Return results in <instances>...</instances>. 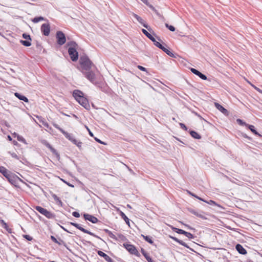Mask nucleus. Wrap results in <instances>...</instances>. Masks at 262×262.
I'll return each mask as SVG.
<instances>
[{
    "label": "nucleus",
    "mask_w": 262,
    "mask_h": 262,
    "mask_svg": "<svg viewBox=\"0 0 262 262\" xmlns=\"http://www.w3.org/2000/svg\"><path fill=\"white\" fill-rule=\"evenodd\" d=\"M142 236H143V238L145 239V241L148 242V243L152 244L154 243V242L151 238V237H149V236H145L144 235H142Z\"/></svg>",
    "instance_id": "32"
},
{
    "label": "nucleus",
    "mask_w": 262,
    "mask_h": 262,
    "mask_svg": "<svg viewBox=\"0 0 262 262\" xmlns=\"http://www.w3.org/2000/svg\"><path fill=\"white\" fill-rule=\"evenodd\" d=\"M78 102L86 110H89L90 108V105L88 99L83 96L82 98H79V100L78 101Z\"/></svg>",
    "instance_id": "12"
},
{
    "label": "nucleus",
    "mask_w": 262,
    "mask_h": 262,
    "mask_svg": "<svg viewBox=\"0 0 262 262\" xmlns=\"http://www.w3.org/2000/svg\"><path fill=\"white\" fill-rule=\"evenodd\" d=\"M237 122L240 125H245L246 126H247L248 124H247L245 122H244V121H243V120H242L241 119H237Z\"/></svg>",
    "instance_id": "50"
},
{
    "label": "nucleus",
    "mask_w": 262,
    "mask_h": 262,
    "mask_svg": "<svg viewBox=\"0 0 262 262\" xmlns=\"http://www.w3.org/2000/svg\"><path fill=\"white\" fill-rule=\"evenodd\" d=\"M161 50L169 56L176 58V56L175 55V54H173L172 52H171L169 50L166 48L164 46L163 47Z\"/></svg>",
    "instance_id": "23"
},
{
    "label": "nucleus",
    "mask_w": 262,
    "mask_h": 262,
    "mask_svg": "<svg viewBox=\"0 0 262 262\" xmlns=\"http://www.w3.org/2000/svg\"><path fill=\"white\" fill-rule=\"evenodd\" d=\"M20 42L23 45H24L25 47H29L31 45V43L30 40H20Z\"/></svg>",
    "instance_id": "29"
},
{
    "label": "nucleus",
    "mask_w": 262,
    "mask_h": 262,
    "mask_svg": "<svg viewBox=\"0 0 262 262\" xmlns=\"http://www.w3.org/2000/svg\"><path fill=\"white\" fill-rule=\"evenodd\" d=\"M23 37L24 38V39H26L27 40H31V37H30V35H29V34H27L26 33H24L23 34Z\"/></svg>",
    "instance_id": "49"
},
{
    "label": "nucleus",
    "mask_w": 262,
    "mask_h": 262,
    "mask_svg": "<svg viewBox=\"0 0 262 262\" xmlns=\"http://www.w3.org/2000/svg\"><path fill=\"white\" fill-rule=\"evenodd\" d=\"M188 211L190 213H192L193 214H194L195 215H196V214L198 213V212L196 211H195V210L191 209V208L188 209Z\"/></svg>",
    "instance_id": "54"
},
{
    "label": "nucleus",
    "mask_w": 262,
    "mask_h": 262,
    "mask_svg": "<svg viewBox=\"0 0 262 262\" xmlns=\"http://www.w3.org/2000/svg\"><path fill=\"white\" fill-rule=\"evenodd\" d=\"M141 252L142 254L145 257V259L147 258V257L148 256H149L148 254L146 252V251L143 248H141Z\"/></svg>",
    "instance_id": "44"
},
{
    "label": "nucleus",
    "mask_w": 262,
    "mask_h": 262,
    "mask_svg": "<svg viewBox=\"0 0 262 262\" xmlns=\"http://www.w3.org/2000/svg\"><path fill=\"white\" fill-rule=\"evenodd\" d=\"M171 229L173 231L176 232L178 234H183L185 232L184 230L177 228L176 227H171Z\"/></svg>",
    "instance_id": "30"
},
{
    "label": "nucleus",
    "mask_w": 262,
    "mask_h": 262,
    "mask_svg": "<svg viewBox=\"0 0 262 262\" xmlns=\"http://www.w3.org/2000/svg\"><path fill=\"white\" fill-rule=\"evenodd\" d=\"M83 217L85 220L89 221L93 224L97 223L99 222L98 219L96 217L88 213H84Z\"/></svg>",
    "instance_id": "13"
},
{
    "label": "nucleus",
    "mask_w": 262,
    "mask_h": 262,
    "mask_svg": "<svg viewBox=\"0 0 262 262\" xmlns=\"http://www.w3.org/2000/svg\"><path fill=\"white\" fill-rule=\"evenodd\" d=\"M1 223H2V225H3V227L4 228H5V229H7L8 225L6 224V223H5V222L4 220H1Z\"/></svg>",
    "instance_id": "58"
},
{
    "label": "nucleus",
    "mask_w": 262,
    "mask_h": 262,
    "mask_svg": "<svg viewBox=\"0 0 262 262\" xmlns=\"http://www.w3.org/2000/svg\"><path fill=\"white\" fill-rule=\"evenodd\" d=\"M58 245H63L66 246V243L65 242L60 238H59L58 239H57V242L56 243Z\"/></svg>",
    "instance_id": "46"
},
{
    "label": "nucleus",
    "mask_w": 262,
    "mask_h": 262,
    "mask_svg": "<svg viewBox=\"0 0 262 262\" xmlns=\"http://www.w3.org/2000/svg\"><path fill=\"white\" fill-rule=\"evenodd\" d=\"M108 234L111 238L115 239V241H118V238L117 237V236L115 235L111 231L108 233Z\"/></svg>",
    "instance_id": "47"
},
{
    "label": "nucleus",
    "mask_w": 262,
    "mask_h": 262,
    "mask_svg": "<svg viewBox=\"0 0 262 262\" xmlns=\"http://www.w3.org/2000/svg\"><path fill=\"white\" fill-rule=\"evenodd\" d=\"M120 215H121V217L125 221L126 223L129 225V220L126 216V215L122 211H121V212H120Z\"/></svg>",
    "instance_id": "28"
},
{
    "label": "nucleus",
    "mask_w": 262,
    "mask_h": 262,
    "mask_svg": "<svg viewBox=\"0 0 262 262\" xmlns=\"http://www.w3.org/2000/svg\"><path fill=\"white\" fill-rule=\"evenodd\" d=\"M72 215L75 217H79L80 214L78 212L74 211L72 213Z\"/></svg>",
    "instance_id": "56"
},
{
    "label": "nucleus",
    "mask_w": 262,
    "mask_h": 262,
    "mask_svg": "<svg viewBox=\"0 0 262 262\" xmlns=\"http://www.w3.org/2000/svg\"><path fill=\"white\" fill-rule=\"evenodd\" d=\"M41 143L43 144L44 145H45L47 147H48V148H49L51 150V151L55 155L59 157V155L58 153V152L57 151V150L54 148L51 145V144L46 140H41Z\"/></svg>",
    "instance_id": "11"
},
{
    "label": "nucleus",
    "mask_w": 262,
    "mask_h": 262,
    "mask_svg": "<svg viewBox=\"0 0 262 262\" xmlns=\"http://www.w3.org/2000/svg\"><path fill=\"white\" fill-rule=\"evenodd\" d=\"M242 136L245 138L249 139V140L252 139L251 137L248 136L246 134H242Z\"/></svg>",
    "instance_id": "63"
},
{
    "label": "nucleus",
    "mask_w": 262,
    "mask_h": 262,
    "mask_svg": "<svg viewBox=\"0 0 262 262\" xmlns=\"http://www.w3.org/2000/svg\"><path fill=\"white\" fill-rule=\"evenodd\" d=\"M17 139L19 141L27 144L26 141L23 137L18 135Z\"/></svg>",
    "instance_id": "40"
},
{
    "label": "nucleus",
    "mask_w": 262,
    "mask_h": 262,
    "mask_svg": "<svg viewBox=\"0 0 262 262\" xmlns=\"http://www.w3.org/2000/svg\"><path fill=\"white\" fill-rule=\"evenodd\" d=\"M73 96L75 99L78 101L79 98L83 96V93L78 90H75L73 92Z\"/></svg>",
    "instance_id": "17"
},
{
    "label": "nucleus",
    "mask_w": 262,
    "mask_h": 262,
    "mask_svg": "<svg viewBox=\"0 0 262 262\" xmlns=\"http://www.w3.org/2000/svg\"><path fill=\"white\" fill-rule=\"evenodd\" d=\"M52 198L54 199L56 203L61 207L63 206V203L61 200L55 194H52Z\"/></svg>",
    "instance_id": "24"
},
{
    "label": "nucleus",
    "mask_w": 262,
    "mask_h": 262,
    "mask_svg": "<svg viewBox=\"0 0 262 262\" xmlns=\"http://www.w3.org/2000/svg\"><path fill=\"white\" fill-rule=\"evenodd\" d=\"M190 71H191V72L192 73L198 76L202 79H203V80H207V77L205 75L202 74L201 72H200L196 69H194V68H191Z\"/></svg>",
    "instance_id": "14"
},
{
    "label": "nucleus",
    "mask_w": 262,
    "mask_h": 262,
    "mask_svg": "<svg viewBox=\"0 0 262 262\" xmlns=\"http://www.w3.org/2000/svg\"><path fill=\"white\" fill-rule=\"evenodd\" d=\"M141 252L142 254L145 257V259L147 258V257L148 256H149L148 254L146 252V251L143 248H141Z\"/></svg>",
    "instance_id": "43"
},
{
    "label": "nucleus",
    "mask_w": 262,
    "mask_h": 262,
    "mask_svg": "<svg viewBox=\"0 0 262 262\" xmlns=\"http://www.w3.org/2000/svg\"><path fill=\"white\" fill-rule=\"evenodd\" d=\"M24 237L29 241H31L33 238L29 235H24Z\"/></svg>",
    "instance_id": "51"
},
{
    "label": "nucleus",
    "mask_w": 262,
    "mask_h": 262,
    "mask_svg": "<svg viewBox=\"0 0 262 262\" xmlns=\"http://www.w3.org/2000/svg\"><path fill=\"white\" fill-rule=\"evenodd\" d=\"M151 40L154 42V44L155 46H156L157 47L159 48L160 49H162V48L164 46L161 43H160L159 42L157 41L156 40L155 37H154V40Z\"/></svg>",
    "instance_id": "31"
},
{
    "label": "nucleus",
    "mask_w": 262,
    "mask_h": 262,
    "mask_svg": "<svg viewBox=\"0 0 262 262\" xmlns=\"http://www.w3.org/2000/svg\"><path fill=\"white\" fill-rule=\"evenodd\" d=\"M137 68L141 71H145V72H147V70L145 68L141 66H138Z\"/></svg>",
    "instance_id": "57"
},
{
    "label": "nucleus",
    "mask_w": 262,
    "mask_h": 262,
    "mask_svg": "<svg viewBox=\"0 0 262 262\" xmlns=\"http://www.w3.org/2000/svg\"><path fill=\"white\" fill-rule=\"evenodd\" d=\"M82 73L84 75L85 77L92 83L95 84H97L95 75L93 72L89 70L86 71H82Z\"/></svg>",
    "instance_id": "5"
},
{
    "label": "nucleus",
    "mask_w": 262,
    "mask_h": 262,
    "mask_svg": "<svg viewBox=\"0 0 262 262\" xmlns=\"http://www.w3.org/2000/svg\"><path fill=\"white\" fill-rule=\"evenodd\" d=\"M43 19H44V18L42 16L36 17L33 18V21L34 23H38L39 21H40L41 20H43Z\"/></svg>",
    "instance_id": "37"
},
{
    "label": "nucleus",
    "mask_w": 262,
    "mask_h": 262,
    "mask_svg": "<svg viewBox=\"0 0 262 262\" xmlns=\"http://www.w3.org/2000/svg\"><path fill=\"white\" fill-rule=\"evenodd\" d=\"M13 158L17 159V160H19V157H18V156L17 155V154L14 152H11V151H9L8 152Z\"/></svg>",
    "instance_id": "48"
},
{
    "label": "nucleus",
    "mask_w": 262,
    "mask_h": 262,
    "mask_svg": "<svg viewBox=\"0 0 262 262\" xmlns=\"http://www.w3.org/2000/svg\"><path fill=\"white\" fill-rule=\"evenodd\" d=\"M143 27H144L145 28H146L148 31H149L150 33L153 32V30L150 27H149L147 24L144 23V21L143 22V24H141Z\"/></svg>",
    "instance_id": "38"
},
{
    "label": "nucleus",
    "mask_w": 262,
    "mask_h": 262,
    "mask_svg": "<svg viewBox=\"0 0 262 262\" xmlns=\"http://www.w3.org/2000/svg\"><path fill=\"white\" fill-rule=\"evenodd\" d=\"M97 254L101 257H102L107 262H114L113 260L106 254L101 251H98Z\"/></svg>",
    "instance_id": "18"
},
{
    "label": "nucleus",
    "mask_w": 262,
    "mask_h": 262,
    "mask_svg": "<svg viewBox=\"0 0 262 262\" xmlns=\"http://www.w3.org/2000/svg\"><path fill=\"white\" fill-rule=\"evenodd\" d=\"M40 30L45 36H49L50 32V26L49 24H43L41 26Z\"/></svg>",
    "instance_id": "9"
},
{
    "label": "nucleus",
    "mask_w": 262,
    "mask_h": 262,
    "mask_svg": "<svg viewBox=\"0 0 262 262\" xmlns=\"http://www.w3.org/2000/svg\"><path fill=\"white\" fill-rule=\"evenodd\" d=\"M0 173H1L6 178L11 173L7 169L3 166H0Z\"/></svg>",
    "instance_id": "20"
},
{
    "label": "nucleus",
    "mask_w": 262,
    "mask_h": 262,
    "mask_svg": "<svg viewBox=\"0 0 262 262\" xmlns=\"http://www.w3.org/2000/svg\"><path fill=\"white\" fill-rule=\"evenodd\" d=\"M35 209L37 211H38L39 213H40L41 214H43V213H44V211L45 210H46V209L40 207V206H36L35 207Z\"/></svg>",
    "instance_id": "34"
},
{
    "label": "nucleus",
    "mask_w": 262,
    "mask_h": 262,
    "mask_svg": "<svg viewBox=\"0 0 262 262\" xmlns=\"http://www.w3.org/2000/svg\"><path fill=\"white\" fill-rule=\"evenodd\" d=\"M181 223L183 225H184L185 226H186L188 229H190V230H194V228H193L192 227H191L189 225L185 224H184L183 222H181Z\"/></svg>",
    "instance_id": "61"
},
{
    "label": "nucleus",
    "mask_w": 262,
    "mask_h": 262,
    "mask_svg": "<svg viewBox=\"0 0 262 262\" xmlns=\"http://www.w3.org/2000/svg\"><path fill=\"white\" fill-rule=\"evenodd\" d=\"M189 239H192L194 238V236L190 232H188L185 231L184 234Z\"/></svg>",
    "instance_id": "39"
},
{
    "label": "nucleus",
    "mask_w": 262,
    "mask_h": 262,
    "mask_svg": "<svg viewBox=\"0 0 262 262\" xmlns=\"http://www.w3.org/2000/svg\"><path fill=\"white\" fill-rule=\"evenodd\" d=\"M204 202H205L208 204H210L211 205H214L220 207H221V206L220 205L217 204L215 202H214V201L211 200H210L208 201L205 200Z\"/></svg>",
    "instance_id": "36"
},
{
    "label": "nucleus",
    "mask_w": 262,
    "mask_h": 262,
    "mask_svg": "<svg viewBox=\"0 0 262 262\" xmlns=\"http://www.w3.org/2000/svg\"><path fill=\"white\" fill-rule=\"evenodd\" d=\"M235 249L239 254L245 255L247 253L246 250L239 244L235 246Z\"/></svg>",
    "instance_id": "19"
},
{
    "label": "nucleus",
    "mask_w": 262,
    "mask_h": 262,
    "mask_svg": "<svg viewBox=\"0 0 262 262\" xmlns=\"http://www.w3.org/2000/svg\"><path fill=\"white\" fill-rule=\"evenodd\" d=\"M6 179L11 184L14 185H16L18 181H22L17 176L11 172L8 175Z\"/></svg>",
    "instance_id": "7"
},
{
    "label": "nucleus",
    "mask_w": 262,
    "mask_h": 262,
    "mask_svg": "<svg viewBox=\"0 0 262 262\" xmlns=\"http://www.w3.org/2000/svg\"><path fill=\"white\" fill-rule=\"evenodd\" d=\"M190 135L194 139H200L201 138V136L195 131L190 130L189 132Z\"/></svg>",
    "instance_id": "27"
},
{
    "label": "nucleus",
    "mask_w": 262,
    "mask_h": 262,
    "mask_svg": "<svg viewBox=\"0 0 262 262\" xmlns=\"http://www.w3.org/2000/svg\"><path fill=\"white\" fill-rule=\"evenodd\" d=\"M68 46H70L69 48H76L78 46L77 43L75 41H71L67 43Z\"/></svg>",
    "instance_id": "33"
},
{
    "label": "nucleus",
    "mask_w": 262,
    "mask_h": 262,
    "mask_svg": "<svg viewBox=\"0 0 262 262\" xmlns=\"http://www.w3.org/2000/svg\"><path fill=\"white\" fill-rule=\"evenodd\" d=\"M204 212L203 211H201V212H198L196 216L202 219L205 220L207 218L202 214Z\"/></svg>",
    "instance_id": "41"
},
{
    "label": "nucleus",
    "mask_w": 262,
    "mask_h": 262,
    "mask_svg": "<svg viewBox=\"0 0 262 262\" xmlns=\"http://www.w3.org/2000/svg\"><path fill=\"white\" fill-rule=\"evenodd\" d=\"M146 5L147 6H148L152 11H155L156 13H157L158 14L157 11L156 10L155 8L152 5H150L149 3H148V5Z\"/></svg>",
    "instance_id": "53"
},
{
    "label": "nucleus",
    "mask_w": 262,
    "mask_h": 262,
    "mask_svg": "<svg viewBox=\"0 0 262 262\" xmlns=\"http://www.w3.org/2000/svg\"><path fill=\"white\" fill-rule=\"evenodd\" d=\"M42 215H45L46 217H47L49 219H54L55 216V214L48 211L46 209L45 210L44 213Z\"/></svg>",
    "instance_id": "22"
},
{
    "label": "nucleus",
    "mask_w": 262,
    "mask_h": 262,
    "mask_svg": "<svg viewBox=\"0 0 262 262\" xmlns=\"http://www.w3.org/2000/svg\"><path fill=\"white\" fill-rule=\"evenodd\" d=\"M123 247L126 249V250L129 252L131 254H134L136 256L140 257V254L136 249V247L131 244L124 243L123 244Z\"/></svg>",
    "instance_id": "4"
},
{
    "label": "nucleus",
    "mask_w": 262,
    "mask_h": 262,
    "mask_svg": "<svg viewBox=\"0 0 262 262\" xmlns=\"http://www.w3.org/2000/svg\"><path fill=\"white\" fill-rule=\"evenodd\" d=\"M146 259L147 260L148 262H155L152 259V258L150 256H148L147 258H146Z\"/></svg>",
    "instance_id": "64"
},
{
    "label": "nucleus",
    "mask_w": 262,
    "mask_h": 262,
    "mask_svg": "<svg viewBox=\"0 0 262 262\" xmlns=\"http://www.w3.org/2000/svg\"><path fill=\"white\" fill-rule=\"evenodd\" d=\"M41 143L43 144L44 145H45L47 147H48V148H49L51 150V151L55 155L59 157V155L58 153V152L57 151V150L54 148L51 145V144L46 140H41Z\"/></svg>",
    "instance_id": "10"
},
{
    "label": "nucleus",
    "mask_w": 262,
    "mask_h": 262,
    "mask_svg": "<svg viewBox=\"0 0 262 262\" xmlns=\"http://www.w3.org/2000/svg\"><path fill=\"white\" fill-rule=\"evenodd\" d=\"M165 26L167 28H168L170 31L173 32L175 31V28L171 25H169L168 24H165Z\"/></svg>",
    "instance_id": "42"
},
{
    "label": "nucleus",
    "mask_w": 262,
    "mask_h": 262,
    "mask_svg": "<svg viewBox=\"0 0 262 262\" xmlns=\"http://www.w3.org/2000/svg\"><path fill=\"white\" fill-rule=\"evenodd\" d=\"M70 224L74 227H75L77 229H79V230H80L81 231L85 233H86V234H88L89 235H91L96 238H97L98 239H100V240H101L102 241H103L104 243H105V241L102 239L100 237H99V236L96 235L95 234H94V233L84 229V228H83L81 226V225L80 224H78L77 223H73V222H70Z\"/></svg>",
    "instance_id": "3"
},
{
    "label": "nucleus",
    "mask_w": 262,
    "mask_h": 262,
    "mask_svg": "<svg viewBox=\"0 0 262 262\" xmlns=\"http://www.w3.org/2000/svg\"><path fill=\"white\" fill-rule=\"evenodd\" d=\"M79 62L82 67V72L90 70L92 66H94L93 62L86 56L80 57Z\"/></svg>",
    "instance_id": "2"
},
{
    "label": "nucleus",
    "mask_w": 262,
    "mask_h": 262,
    "mask_svg": "<svg viewBox=\"0 0 262 262\" xmlns=\"http://www.w3.org/2000/svg\"><path fill=\"white\" fill-rule=\"evenodd\" d=\"M53 126L57 129H58L63 135H64L66 138L69 140L71 141L73 144H75L80 150L82 149V143L80 141H78L72 136L71 134L64 130L62 128H60L59 125L57 124H53Z\"/></svg>",
    "instance_id": "1"
},
{
    "label": "nucleus",
    "mask_w": 262,
    "mask_h": 262,
    "mask_svg": "<svg viewBox=\"0 0 262 262\" xmlns=\"http://www.w3.org/2000/svg\"><path fill=\"white\" fill-rule=\"evenodd\" d=\"M14 95L19 100H23L25 102H28L29 100L25 96L18 93H15Z\"/></svg>",
    "instance_id": "21"
},
{
    "label": "nucleus",
    "mask_w": 262,
    "mask_h": 262,
    "mask_svg": "<svg viewBox=\"0 0 262 262\" xmlns=\"http://www.w3.org/2000/svg\"><path fill=\"white\" fill-rule=\"evenodd\" d=\"M188 211L190 213H192L193 214H194L195 215H196V214L198 213V212L196 211H195V210L191 209V208L188 209Z\"/></svg>",
    "instance_id": "55"
},
{
    "label": "nucleus",
    "mask_w": 262,
    "mask_h": 262,
    "mask_svg": "<svg viewBox=\"0 0 262 262\" xmlns=\"http://www.w3.org/2000/svg\"><path fill=\"white\" fill-rule=\"evenodd\" d=\"M247 126L249 129L255 135H257L259 137H262L255 129V127L252 125L248 124Z\"/></svg>",
    "instance_id": "26"
},
{
    "label": "nucleus",
    "mask_w": 262,
    "mask_h": 262,
    "mask_svg": "<svg viewBox=\"0 0 262 262\" xmlns=\"http://www.w3.org/2000/svg\"><path fill=\"white\" fill-rule=\"evenodd\" d=\"M252 86H253V88L255 90H256L257 92H258L259 93L262 94V90H260V89H259L258 88L256 87V86L254 85H252Z\"/></svg>",
    "instance_id": "59"
},
{
    "label": "nucleus",
    "mask_w": 262,
    "mask_h": 262,
    "mask_svg": "<svg viewBox=\"0 0 262 262\" xmlns=\"http://www.w3.org/2000/svg\"><path fill=\"white\" fill-rule=\"evenodd\" d=\"M170 238L172 239L173 241H174L175 242H177L178 243H179V244H180L181 245H182L183 246H184L185 247L188 248V249H189L190 250L192 251H194V250L190 248L188 245L186 244L185 242H184L183 241L180 240V239H179L177 237H173V236H169Z\"/></svg>",
    "instance_id": "16"
},
{
    "label": "nucleus",
    "mask_w": 262,
    "mask_h": 262,
    "mask_svg": "<svg viewBox=\"0 0 262 262\" xmlns=\"http://www.w3.org/2000/svg\"><path fill=\"white\" fill-rule=\"evenodd\" d=\"M141 252L142 254L145 257V259L147 258V257L148 256H149L148 254L146 252V251L143 248H141Z\"/></svg>",
    "instance_id": "45"
},
{
    "label": "nucleus",
    "mask_w": 262,
    "mask_h": 262,
    "mask_svg": "<svg viewBox=\"0 0 262 262\" xmlns=\"http://www.w3.org/2000/svg\"><path fill=\"white\" fill-rule=\"evenodd\" d=\"M56 37L57 39V42L58 45L62 46L65 43L66 41V38L65 34L60 31L56 32Z\"/></svg>",
    "instance_id": "6"
},
{
    "label": "nucleus",
    "mask_w": 262,
    "mask_h": 262,
    "mask_svg": "<svg viewBox=\"0 0 262 262\" xmlns=\"http://www.w3.org/2000/svg\"><path fill=\"white\" fill-rule=\"evenodd\" d=\"M180 126H181V128L185 130H187L188 128L186 127V126L182 123H180Z\"/></svg>",
    "instance_id": "52"
},
{
    "label": "nucleus",
    "mask_w": 262,
    "mask_h": 262,
    "mask_svg": "<svg viewBox=\"0 0 262 262\" xmlns=\"http://www.w3.org/2000/svg\"><path fill=\"white\" fill-rule=\"evenodd\" d=\"M68 53L71 60L73 61H76L78 58V53L75 48H69Z\"/></svg>",
    "instance_id": "8"
},
{
    "label": "nucleus",
    "mask_w": 262,
    "mask_h": 262,
    "mask_svg": "<svg viewBox=\"0 0 262 262\" xmlns=\"http://www.w3.org/2000/svg\"><path fill=\"white\" fill-rule=\"evenodd\" d=\"M117 237L118 238V240H120L121 241H127V238L124 235H123L122 234H119Z\"/></svg>",
    "instance_id": "35"
},
{
    "label": "nucleus",
    "mask_w": 262,
    "mask_h": 262,
    "mask_svg": "<svg viewBox=\"0 0 262 262\" xmlns=\"http://www.w3.org/2000/svg\"><path fill=\"white\" fill-rule=\"evenodd\" d=\"M142 32L150 40H154V36L151 34V33H149L146 30H145L144 29H142Z\"/></svg>",
    "instance_id": "25"
},
{
    "label": "nucleus",
    "mask_w": 262,
    "mask_h": 262,
    "mask_svg": "<svg viewBox=\"0 0 262 262\" xmlns=\"http://www.w3.org/2000/svg\"><path fill=\"white\" fill-rule=\"evenodd\" d=\"M95 140L97 142H98V143H100V144H104V145H105V144H106L104 142H103V141H101L100 139H98V138H96V137H95Z\"/></svg>",
    "instance_id": "60"
},
{
    "label": "nucleus",
    "mask_w": 262,
    "mask_h": 262,
    "mask_svg": "<svg viewBox=\"0 0 262 262\" xmlns=\"http://www.w3.org/2000/svg\"><path fill=\"white\" fill-rule=\"evenodd\" d=\"M214 105L215 107L221 112H222L223 114H224L226 116L228 115V111H227V110L222 105L216 102L214 103Z\"/></svg>",
    "instance_id": "15"
},
{
    "label": "nucleus",
    "mask_w": 262,
    "mask_h": 262,
    "mask_svg": "<svg viewBox=\"0 0 262 262\" xmlns=\"http://www.w3.org/2000/svg\"><path fill=\"white\" fill-rule=\"evenodd\" d=\"M51 240H52L53 242H54V243H56V242H57V239L56 238H55V237L54 236H53V235H51Z\"/></svg>",
    "instance_id": "62"
}]
</instances>
